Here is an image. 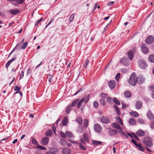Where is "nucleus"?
<instances>
[{"label":"nucleus","instance_id":"41","mask_svg":"<svg viewBox=\"0 0 154 154\" xmlns=\"http://www.w3.org/2000/svg\"><path fill=\"white\" fill-rule=\"evenodd\" d=\"M71 110V106H68L66 109V112L67 114H68Z\"/></svg>","mask_w":154,"mask_h":154},{"label":"nucleus","instance_id":"11","mask_svg":"<svg viewBox=\"0 0 154 154\" xmlns=\"http://www.w3.org/2000/svg\"><path fill=\"white\" fill-rule=\"evenodd\" d=\"M121 62L123 64L127 66L129 64V60L126 57H124L121 60Z\"/></svg>","mask_w":154,"mask_h":154},{"label":"nucleus","instance_id":"16","mask_svg":"<svg viewBox=\"0 0 154 154\" xmlns=\"http://www.w3.org/2000/svg\"><path fill=\"white\" fill-rule=\"evenodd\" d=\"M62 152L63 154H69L70 151L69 149L65 148L62 149Z\"/></svg>","mask_w":154,"mask_h":154},{"label":"nucleus","instance_id":"45","mask_svg":"<svg viewBox=\"0 0 154 154\" xmlns=\"http://www.w3.org/2000/svg\"><path fill=\"white\" fill-rule=\"evenodd\" d=\"M84 124L85 127H87L88 125V122L86 119H85L84 121Z\"/></svg>","mask_w":154,"mask_h":154},{"label":"nucleus","instance_id":"15","mask_svg":"<svg viewBox=\"0 0 154 154\" xmlns=\"http://www.w3.org/2000/svg\"><path fill=\"white\" fill-rule=\"evenodd\" d=\"M112 125L114 128L120 130H122L120 125L117 123L115 122L113 123L112 124Z\"/></svg>","mask_w":154,"mask_h":154},{"label":"nucleus","instance_id":"3","mask_svg":"<svg viewBox=\"0 0 154 154\" xmlns=\"http://www.w3.org/2000/svg\"><path fill=\"white\" fill-rule=\"evenodd\" d=\"M138 66L141 69H145L147 67V65L146 62L144 60L140 59L137 62Z\"/></svg>","mask_w":154,"mask_h":154},{"label":"nucleus","instance_id":"55","mask_svg":"<svg viewBox=\"0 0 154 154\" xmlns=\"http://www.w3.org/2000/svg\"><path fill=\"white\" fill-rule=\"evenodd\" d=\"M150 127L151 128H154V120L151 122L150 124Z\"/></svg>","mask_w":154,"mask_h":154},{"label":"nucleus","instance_id":"34","mask_svg":"<svg viewBox=\"0 0 154 154\" xmlns=\"http://www.w3.org/2000/svg\"><path fill=\"white\" fill-rule=\"evenodd\" d=\"M59 143L63 146H65L66 144V141L64 140H61L59 141Z\"/></svg>","mask_w":154,"mask_h":154},{"label":"nucleus","instance_id":"7","mask_svg":"<svg viewBox=\"0 0 154 154\" xmlns=\"http://www.w3.org/2000/svg\"><path fill=\"white\" fill-rule=\"evenodd\" d=\"M154 41V38L152 35H149L146 38V42L148 44H150Z\"/></svg>","mask_w":154,"mask_h":154},{"label":"nucleus","instance_id":"42","mask_svg":"<svg viewBox=\"0 0 154 154\" xmlns=\"http://www.w3.org/2000/svg\"><path fill=\"white\" fill-rule=\"evenodd\" d=\"M18 94V96H19V97L20 100H19V101H20V99L21 98V97H22V92H21L20 91H19V92L17 91V92H16L14 93V94Z\"/></svg>","mask_w":154,"mask_h":154},{"label":"nucleus","instance_id":"29","mask_svg":"<svg viewBox=\"0 0 154 154\" xmlns=\"http://www.w3.org/2000/svg\"><path fill=\"white\" fill-rule=\"evenodd\" d=\"M76 121L79 124L81 125L82 123V119L81 117H77L76 119Z\"/></svg>","mask_w":154,"mask_h":154},{"label":"nucleus","instance_id":"14","mask_svg":"<svg viewBox=\"0 0 154 154\" xmlns=\"http://www.w3.org/2000/svg\"><path fill=\"white\" fill-rule=\"evenodd\" d=\"M108 133L109 135H115L118 133V131L117 130H113L111 129H109Z\"/></svg>","mask_w":154,"mask_h":154},{"label":"nucleus","instance_id":"58","mask_svg":"<svg viewBox=\"0 0 154 154\" xmlns=\"http://www.w3.org/2000/svg\"><path fill=\"white\" fill-rule=\"evenodd\" d=\"M20 45V44H17L15 47L11 51V52L10 53V54H11L15 51L16 48Z\"/></svg>","mask_w":154,"mask_h":154},{"label":"nucleus","instance_id":"52","mask_svg":"<svg viewBox=\"0 0 154 154\" xmlns=\"http://www.w3.org/2000/svg\"><path fill=\"white\" fill-rule=\"evenodd\" d=\"M25 0H15L14 1H16V2L19 4H21L23 3Z\"/></svg>","mask_w":154,"mask_h":154},{"label":"nucleus","instance_id":"9","mask_svg":"<svg viewBox=\"0 0 154 154\" xmlns=\"http://www.w3.org/2000/svg\"><path fill=\"white\" fill-rule=\"evenodd\" d=\"M49 142V139L47 137H44L41 141V143L44 145H45L48 144Z\"/></svg>","mask_w":154,"mask_h":154},{"label":"nucleus","instance_id":"2","mask_svg":"<svg viewBox=\"0 0 154 154\" xmlns=\"http://www.w3.org/2000/svg\"><path fill=\"white\" fill-rule=\"evenodd\" d=\"M152 140L149 137H145L143 140L144 144L147 146L151 147L153 145Z\"/></svg>","mask_w":154,"mask_h":154},{"label":"nucleus","instance_id":"37","mask_svg":"<svg viewBox=\"0 0 154 154\" xmlns=\"http://www.w3.org/2000/svg\"><path fill=\"white\" fill-rule=\"evenodd\" d=\"M113 101L114 103L117 105H119L120 104V102L119 101L117 100L116 98L114 97L113 98Z\"/></svg>","mask_w":154,"mask_h":154},{"label":"nucleus","instance_id":"38","mask_svg":"<svg viewBox=\"0 0 154 154\" xmlns=\"http://www.w3.org/2000/svg\"><path fill=\"white\" fill-rule=\"evenodd\" d=\"M67 118L66 117L64 118L62 122L63 125H66L67 123Z\"/></svg>","mask_w":154,"mask_h":154},{"label":"nucleus","instance_id":"17","mask_svg":"<svg viewBox=\"0 0 154 154\" xmlns=\"http://www.w3.org/2000/svg\"><path fill=\"white\" fill-rule=\"evenodd\" d=\"M136 134L140 137H142L144 136L145 134V132L142 130H139L138 131Z\"/></svg>","mask_w":154,"mask_h":154},{"label":"nucleus","instance_id":"22","mask_svg":"<svg viewBox=\"0 0 154 154\" xmlns=\"http://www.w3.org/2000/svg\"><path fill=\"white\" fill-rule=\"evenodd\" d=\"M129 124L130 125H134L136 124V122L134 119L132 118H131L129 119L128 121Z\"/></svg>","mask_w":154,"mask_h":154},{"label":"nucleus","instance_id":"56","mask_svg":"<svg viewBox=\"0 0 154 154\" xmlns=\"http://www.w3.org/2000/svg\"><path fill=\"white\" fill-rule=\"evenodd\" d=\"M36 148H38L42 150H45L46 148L42 146H39L36 147Z\"/></svg>","mask_w":154,"mask_h":154},{"label":"nucleus","instance_id":"61","mask_svg":"<svg viewBox=\"0 0 154 154\" xmlns=\"http://www.w3.org/2000/svg\"><path fill=\"white\" fill-rule=\"evenodd\" d=\"M149 89L153 91V92H154V85H151L150 86Z\"/></svg>","mask_w":154,"mask_h":154},{"label":"nucleus","instance_id":"39","mask_svg":"<svg viewBox=\"0 0 154 154\" xmlns=\"http://www.w3.org/2000/svg\"><path fill=\"white\" fill-rule=\"evenodd\" d=\"M106 101L108 103L112 104L113 103V100L110 97H108L106 99Z\"/></svg>","mask_w":154,"mask_h":154},{"label":"nucleus","instance_id":"5","mask_svg":"<svg viewBox=\"0 0 154 154\" xmlns=\"http://www.w3.org/2000/svg\"><path fill=\"white\" fill-rule=\"evenodd\" d=\"M101 122L104 124H108L110 122V120L108 117L105 116H103L100 119Z\"/></svg>","mask_w":154,"mask_h":154},{"label":"nucleus","instance_id":"27","mask_svg":"<svg viewBox=\"0 0 154 154\" xmlns=\"http://www.w3.org/2000/svg\"><path fill=\"white\" fill-rule=\"evenodd\" d=\"M116 121L121 125H123V123L122 120L120 118L119 116L116 117Z\"/></svg>","mask_w":154,"mask_h":154},{"label":"nucleus","instance_id":"20","mask_svg":"<svg viewBox=\"0 0 154 154\" xmlns=\"http://www.w3.org/2000/svg\"><path fill=\"white\" fill-rule=\"evenodd\" d=\"M66 135L68 137L70 138L73 137V134L71 132L66 131L65 133Z\"/></svg>","mask_w":154,"mask_h":154},{"label":"nucleus","instance_id":"49","mask_svg":"<svg viewBox=\"0 0 154 154\" xmlns=\"http://www.w3.org/2000/svg\"><path fill=\"white\" fill-rule=\"evenodd\" d=\"M93 106L95 108H97L98 106V103L96 101H94L93 103Z\"/></svg>","mask_w":154,"mask_h":154},{"label":"nucleus","instance_id":"35","mask_svg":"<svg viewBox=\"0 0 154 154\" xmlns=\"http://www.w3.org/2000/svg\"><path fill=\"white\" fill-rule=\"evenodd\" d=\"M50 150L51 152H52L55 153L58 152V150L57 148L53 147L50 148Z\"/></svg>","mask_w":154,"mask_h":154},{"label":"nucleus","instance_id":"64","mask_svg":"<svg viewBox=\"0 0 154 154\" xmlns=\"http://www.w3.org/2000/svg\"><path fill=\"white\" fill-rule=\"evenodd\" d=\"M31 73V70L30 69H28L27 70L26 74L27 75H28L30 74Z\"/></svg>","mask_w":154,"mask_h":154},{"label":"nucleus","instance_id":"8","mask_svg":"<svg viewBox=\"0 0 154 154\" xmlns=\"http://www.w3.org/2000/svg\"><path fill=\"white\" fill-rule=\"evenodd\" d=\"M108 85L109 87L111 89H113L116 86V82L113 80L110 81L108 82Z\"/></svg>","mask_w":154,"mask_h":154},{"label":"nucleus","instance_id":"24","mask_svg":"<svg viewBox=\"0 0 154 154\" xmlns=\"http://www.w3.org/2000/svg\"><path fill=\"white\" fill-rule=\"evenodd\" d=\"M113 108L116 110L118 115H120V112L119 108L116 105H114L113 106Z\"/></svg>","mask_w":154,"mask_h":154},{"label":"nucleus","instance_id":"59","mask_svg":"<svg viewBox=\"0 0 154 154\" xmlns=\"http://www.w3.org/2000/svg\"><path fill=\"white\" fill-rule=\"evenodd\" d=\"M43 20V19L42 18H41L39 20H38L37 22L35 24V26H37V25H38L40 22H41L42 20Z\"/></svg>","mask_w":154,"mask_h":154},{"label":"nucleus","instance_id":"13","mask_svg":"<svg viewBox=\"0 0 154 154\" xmlns=\"http://www.w3.org/2000/svg\"><path fill=\"white\" fill-rule=\"evenodd\" d=\"M142 103L141 101H138L137 102L135 106L136 108L137 109H140L142 107Z\"/></svg>","mask_w":154,"mask_h":154},{"label":"nucleus","instance_id":"50","mask_svg":"<svg viewBox=\"0 0 154 154\" xmlns=\"http://www.w3.org/2000/svg\"><path fill=\"white\" fill-rule=\"evenodd\" d=\"M89 60H87L84 64V68H86L87 67V66L89 64Z\"/></svg>","mask_w":154,"mask_h":154},{"label":"nucleus","instance_id":"63","mask_svg":"<svg viewBox=\"0 0 154 154\" xmlns=\"http://www.w3.org/2000/svg\"><path fill=\"white\" fill-rule=\"evenodd\" d=\"M21 88L20 87H18L16 86V87H15L14 88V90L15 91H20V90Z\"/></svg>","mask_w":154,"mask_h":154},{"label":"nucleus","instance_id":"47","mask_svg":"<svg viewBox=\"0 0 154 154\" xmlns=\"http://www.w3.org/2000/svg\"><path fill=\"white\" fill-rule=\"evenodd\" d=\"M28 43L27 42H26L24 43L23 45L21 47L23 49H25L28 45Z\"/></svg>","mask_w":154,"mask_h":154},{"label":"nucleus","instance_id":"31","mask_svg":"<svg viewBox=\"0 0 154 154\" xmlns=\"http://www.w3.org/2000/svg\"><path fill=\"white\" fill-rule=\"evenodd\" d=\"M92 143L95 145H100L102 143V142L100 141L94 140L92 141Z\"/></svg>","mask_w":154,"mask_h":154},{"label":"nucleus","instance_id":"25","mask_svg":"<svg viewBox=\"0 0 154 154\" xmlns=\"http://www.w3.org/2000/svg\"><path fill=\"white\" fill-rule=\"evenodd\" d=\"M149 60L152 63H154V55L151 54L149 57Z\"/></svg>","mask_w":154,"mask_h":154},{"label":"nucleus","instance_id":"4","mask_svg":"<svg viewBox=\"0 0 154 154\" xmlns=\"http://www.w3.org/2000/svg\"><path fill=\"white\" fill-rule=\"evenodd\" d=\"M94 130L97 132H100L102 130L101 126L98 124H96L94 126Z\"/></svg>","mask_w":154,"mask_h":154},{"label":"nucleus","instance_id":"28","mask_svg":"<svg viewBox=\"0 0 154 154\" xmlns=\"http://www.w3.org/2000/svg\"><path fill=\"white\" fill-rule=\"evenodd\" d=\"M77 132L80 133H82L83 131V127L79 126L77 129Z\"/></svg>","mask_w":154,"mask_h":154},{"label":"nucleus","instance_id":"36","mask_svg":"<svg viewBox=\"0 0 154 154\" xmlns=\"http://www.w3.org/2000/svg\"><path fill=\"white\" fill-rule=\"evenodd\" d=\"M83 138L86 142H88L89 141V140L87 136V134L85 133H84V134Z\"/></svg>","mask_w":154,"mask_h":154},{"label":"nucleus","instance_id":"6","mask_svg":"<svg viewBox=\"0 0 154 154\" xmlns=\"http://www.w3.org/2000/svg\"><path fill=\"white\" fill-rule=\"evenodd\" d=\"M142 52L145 54H147L149 51V48L146 47V44H143L141 46Z\"/></svg>","mask_w":154,"mask_h":154},{"label":"nucleus","instance_id":"26","mask_svg":"<svg viewBox=\"0 0 154 154\" xmlns=\"http://www.w3.org/2000/svg\"><path fill=\"white\" fill-rule=\"evenodd\" d=\"M124 95L125 97L127 98H130L131 96V92L129 91L125 92L124 93Z\"/></svg>","mask_w":154,"mask_h":154},{"label":"nucleus","instance_id":"54","mask_svg":"<svg viewBox=\"0 0 154 154\" xmlns=\"http://www.w3.org/2000/svg\"><path fill=\"white\" fill-rule=\"evenodd\" d=\"M60 136L63 138H65L66 135H65V134L63 132H60Z\"/></svg>","mask_w":154,"mask_h":154},{"label":"nucleus","instance_id":"21","mask_svg":"<svg viewBox=\"0 0 154 154\" xmlns=\"http://www.w3.org/2000/svg\"><path fill=\"white\" fill-rule=\"evenodd\" d=\"M131 115L133 117H137L139 116V114L137 112H130Z\"/></svg>","mask_w":154,"mask_h":154},{"label":"nucleus","instance_id":"1","mask_svg":"<svg viewBox=\"0 0 154 154\" xmlns=\"http://www.w3.org/2000/svg\"><path fill=\"white\" fill-rule=\"evenodd\" d=\"M137 81V77L136 76L135 74L133 73L131 75L129 79V83L131 85L134 86Z\"/></svg>","mask_w":154,"mask_h":154},{"label":"nucleus","instance_id":"48","mask_svg":"<svg viewBox=\"0 0 154 154\" xmlns=\"http://www.w3.org/2000/svg\"><path fill=\"white\" fill-rule=\"evenodd\" d=\"M120 73H118L116 75L115 77V79L117 82H118L120 78Z\"/></svg>","mask_w":154,"mask_h":154},{"label":"nucleus","instance_id":"43","mask_svg":"<svg viewBox=\"0 0 154 154\" xmlns=\"http://www.w3.org/2000/svg\"><path fill=\"white\" fill-rule=\"evenodd\" d=\"M53 76L52 75L48 74V80L50 83H51V82L52 81Z\"/></svg>","mask_w":154,"mask_h":154},{"label":"nucleus","instance_id":"18","mask_svg":"<svg viewBox=\"0 0 154 154\" xmlns=\"http://www.w3.org/2000/svg\"><path fill=\"white\" fill-rule=\"evenodd\" d=\"M147 116L148 118L150 119H153L154 118V116L150 111H149L147 113Z\"/></svg>","mask_w":154,"mask_h":154},{"label":"nucleus","instance_id":"23","mask_svg":"<svg viewBox=\"0 0 154 154\" xmlns=\"http://www.w3.org/2000/svg\"><path fill=\"white\" fill-rule=\"evenodd\" d=\"M89 95H88L85 97L81 99L82 100V101L85 103H86L88 102L89 99Z\"/></svg>","mask_w":154,"mask_h":154},{"label":"nucleus","instance_id":"60","mask_svg":"<svg viewBox=\"0 0 154 154\" xmlns=\"http://www.w3.org/2000/svg\"><path fill=\"white\" fill-rule=\"evenodd\" d=\"M80 148L82 150H85V147L84 146L82 145L81 143H79Z\"/></svg>","mask_w":154,"mask_h":154},{"label":"nucleus","instance_id":"51","mask_svg":"<svg viewBox=\"0 0 154 154\" xmlns=\"http://www.w3.org/2000/svg\"><path fill=\"white\" fill-rule=\"evenodd\" d=\"M122 108L123 109H125L126 107H128L129 106L128 104H125L123 102H122Z\"/></svg>","mask_w":154,"mask_h":154},{"label":"nucleus","instance_id":"57","mask_svg":"<svg viewBox=\"0 0 154 154\" xmlns=\"http://www.w3.org/2000/svg\"><path fill=\"white\" fill-rule=\"evenodd\" d=\"M32 143L34 145H36L38 144V143L36 140L33 139L32 141Z\"/></svg>","mask_w":154,"mask_h":154},{"label":"nucleus","instance_id":"53","mask_svg":"<svg viewBox=\"0 0 154 154\" xmlns=\"http://www.w3.org/2000/svg\"><path fill=\"white\" fill-rule=\"evenodd\" d=\"M24 72L23 71H22L20 73V75L19 76V79H21L24 76Z\"/></svg>","mask_w":154,"mask_h":154},{"label":"nucleus","instance_id":"40","mask_svg":"<svg viewBox=\"0 0 154 154\" xmlns=\"http://www.w3.org/2000/svg\"><path fill=\"white\" fill-rule=\"evenodd\" d=\"M100 103L103 105H105L106 104V103L103 99L101 98L100 100Z\"/></svg>","mask_w":154,"mask_h":154},{"label":"nucleus","instance_id":"10","mask_svg":"<svg viewBox=\"0 0 154 154\" xmlns=\"http://www.w3.org/2000/svg\"><path fill=\"white\" fill-rule=\"evenodd\" d=\"M137 82L139 84H141L144 82L145 79L143 76H140L137 78Z\"/></svg>","mask_w":154,"mask_h":154},{"label":"nucleus","instance_id":"46","mask_svg":"<svg viewBox=\"0 0 154 154\" xmlns=\"http://www.w3.org/2000/svg\"><path fill=\"white\" fill-rule=\"evenodd\" d=\"M83 102V101H82V100L81 99L77 105V107L78 108H79L82 106V103Z\"/></svg>","mask_w":154,"mask_h":154},{"label":"nucleus","instance_id":"30","mask_svg":"<svg viewBox=\"0 0 154 154\" xmlns=\"http://www.w3.org/2000/svg\"><path fill=\"white\" fill-rule=\"evenodd\" d=\"M52 131L51 130H48L45 133L46 136H50L52 134Z\"/></svg>","mask_w":154,"mask_h":154},{"label":"nucleus","instance_id":"44","mask_svg":"<svg viewBox=\"0 0 154 154\" xmlns=\"http://www.w3.org/2000/svg\"><path fill=\"white\" fill-rule=\"evenodd\" d=\"M75 14H73L71 15L70 16L69 18V21L70 22L72 21L74 17Z\"/></svg>","mask_w":154,"mask_h":154},{"label":"nucleus","instance_id":"12","mask_svg":"<svg viewBox=\"0 0 154 154\" xmlns=\"http://www.w3.org/2000/svg\"><path fill=\"white\" fill-rule=\"evenodd\" d=\"M9 13L11 14L15 15L20 12V11L17 9H14L10 10Z\"/></svg>","mask_w":154,"mask_h":154},{"label":"nucleus","instance_id":"33","mask_svg":"<svg viewBox=\"0 0 154 154\" xmlns=\"http://www.w3.org/2000/svg\"><path fill=\"white\" fill-rule=\"evenodd\" d=\"M79 100V99H76L74 100L72 103L71 104V106L72 107L75 106L76 105V104L78 102Z\"/></svg>","mask_w":154,"mask_h":154},{"label":"nucleus","instance_id":"32","mask_svg":"<svg viewBox=\"0 0 154 154\" xmlns=\"http://www.w3.org/2000/svg\"><path fill=\"white\" fill-rule=\"evenodd\" d=\"M137 147H138V149L139 150H140L142 151H143L145 150L143 146H142L141 145L140 143L138 144Z\"/></svg>","mask_w":154,"mask_h":154},{"label":"nucleus","instance_id":"62","mask_svg":"<svg viewBox=\"0 0 154 154\" xmlns=\"http://www.w3.org/2000/svg\"><path fill=\"white\" fill-rule=\"evenodd\" d=\"M138 122L140 124H143L144 123V122L143 120L140 118L138 119Z\"/></svg>","mask_w":154,"mask_h":154},{"label":"nucleus","instance_id":"19","mask_svg":"<svg viewBox=\"0 0 154 154\" xmlns=\"http://www.w3.org/2000/svg\"><path fill=\"white\" fill-rule=\"evenodd\" d=\"M128 56L129 57L130 60H131L133 59L134 55L132 52L131 51H130L128 53Z\"/></svg>","mask_w":154,"mask_h":154}]
</instances>
